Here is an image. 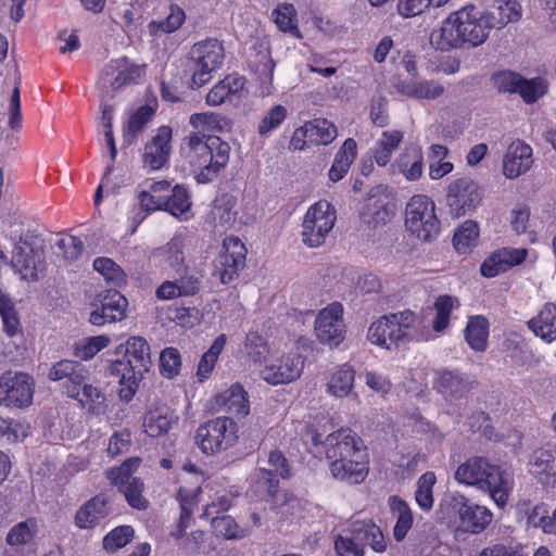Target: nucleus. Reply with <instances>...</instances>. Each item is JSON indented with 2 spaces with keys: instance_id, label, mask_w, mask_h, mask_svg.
I'll use <instances>...</instances> for the list:
<instances>
[{
  "instance_id": "50",
  "label": "nucleus",
  "mask_w": 556,
  "mask_h": 556,
  "mask_svg": "<svg viewBox=\"0 0 556 556\" xmlns=\"http://www.w3.org/2000/svg\"><path fill=\"white\" fill-rule=\"evenodd\" d=\"M163 210L181 220L189 219L191 217V201L187 189L176 185L172 189L170 195H166Z\"/></svg>"
},
{
  "instance_id": "64",
  "label": "nucleus",
  "mask_w": 556,
  "mask_h": 556,
  "mask_svg": "<svg viewBox=\"0 0 556 556\" xmlns=\"http://www.w3.org/2000/svg\"><path fill=\"white\" fill-rule=\"evenodd\" d=\"M93 268L98 271L109 283L121 287L126 283V274L123 268L117 265L112 258L97 257L93 261Z\"/></svg>"
},
{
  "instance_id": "54",
  "label": "nucleus",
  "mask_w": 556,
  "mask_h": 556,
  "mask_svg": "<svg viewBox=\"0 0 556 556\" xmlns=\"http://www.w3.org/2000/svg\"><path fill=\"white\" fill-rule=\"evenodd\" d=\"M236 201L230 197L223 195L215 200L211 210V219L216 228L227 229L236 222Z\"/></svg>"
},
{
  "instance_id": "47",
  "label": "nucleus",
  "mask_w": 556,
  "mask_h": 556,
  "mask_svg": "<svg viewBox=\"0 0 556 556\" xmlns=\"http://www.w3.org/2000/svg\"><path fill=\"white\" fill-rule=\"evenodd\" d=\"M252 67L257 74L262 85V94L268 96L273 90V76L275 70V62L271 59L268 48L261 46L256 53L255 60L252 61Z\"/></svg>"
},
{
  "instance_id": "62",
  "label": "nucleus",
  "mask_w": 556,
  "mask_h": 556,
  "mask_svg": "<svg viewBox=\"0 0 556 556\" xmlns=\"http://www.w3.org/2000/svg\"><path fill=\"white\" fill-rule=\"evenodd\" d=\"M312 144H324L331 143L338 136L337 127L333 123L326 118H315L306 122Z\"/></svg>"
},
{
  "instance_id": "44",
  "label": "nucleus",
  "mask_w": 556,
  "mask_h": 556,
  "mask_svg": "<svg viewBox=\"0 0 556 556\" xmlns=\"http://www.w3.org/2000/svg\"><path fill=\"white\" fill-rule=\"evenodd\" d=\"M389 506L396 518V522L393 528V536L397 542H401L405 539L413 526V511L408 504L396 495L389 498Z\"/></svg>"
},
{
  "instance_id": "25",
  "label": "nucleus",
  "mask_w": 556,
  "mask_h": 556,
  "mask_svg": "<svg viewBox=\"0 0 556 556\" xmlns=\"http://www.w3.org/2000/svg\"><path fill=\"white\" fill-rule=\"evenodd\" d=\"M172 129L162 126L156 135L146 144L143 160L146 165L152 169L162 168L168 161L170 154Z\"/></svg>"
},
{
  "instance_id": "15",
  "label": "nucleus",
  "mask_w": 556,
  "mask_h": 556,
  "mask_svg": "<svg viewBox=\"0 0 556 556\" xmlns=\"http://www.w3.org/2000/svg\"><path fill=\"white\" fill-rule=\"evenodd\" d=\"M434 388L450 403L447 414L462 417L464 405L468 393V383L464 377L452 370H443L437 374L433 382Z\"/></svg>"
},
{
  "instance_id": "23",
  "label": "nucleus",
  "mask_w": 556,
  "mask_h": 556,
  "mask_svg": "<svg viewBox=\"0 0 556 556\" xmlns=\"http://www.w3.org/2000/svg\"><path fill=\"white\" fill-rule=\"evenodd\" d=\"M245 79L239 75H227L216 83L205 97L210 106H219L225 102H233L242 99L245 94Z\"/></svg>"
},
{
  "instance_id": "45",
  "label": "nucleus",
  "mask_w": 556,
  "mask_h": 556,
  "mask_svg": "<svg viewBox=\"0 0 556 556\" xmlns=\"http://www.w3.org/2000/svg\"><path fill=\"white\" fill-rule=\"evenodd\" d=\"M459 306V301L451 295L444 294L437 298L433 303L435 316L432 320V328H428L433 336L432 340L440 333H443L450 326L451 314L454 308Z\"/></svg>"
},
{
  "instance_id": "1",
  "label": "nucleus",
  "mask_w": 556,
  "mask_h": 556,
  "mask_svg": "<svg viewBox=\"0 0 556 556\" xmlns=\"http://www.w3.org/2000/svg\"><path fill=\"white\" fill-rule=\"evenodd\" d=\"M189 124L195 131L182 139L180 161L198 184H208L227 166L230 154L229 144L210 134L228 131L230 121L218 113L203 112L192 114Z\"/></svg>"
},
{
  "instance_id": "13",
  "label": "nucleus",
  "mask_w": 556,
  "mask_h": 556,
  "mask_svg": "<svg viewBox=\"0 0 556 556\" xmlns=\"http://www.w3.org/2000/svg\"><path fill=\"white\" fill-rule=\"evenodd\" d=\"M247 249L238 237L229 236L223 241L218 256L214 261V273L223 283L238 277L245 265Z\"/></svg>"
},
{
  "instance_id": "27",
  "label": "nucleus",
  "mask_w": 556,
  "mask_h": 556,
  "mask_svg": "<svg viewBox=\"0 0 556 556\" xmlns=\"http://www.w3.org/2000/svg\"><path fill=\"white\" fill-rule=\"evenodd\" d=\"M189 243L186 232H177L165 245L153 251V257L161 266L177 269L185 264Z\"/></svg>"
},
{
  "instance_id": "32",
  "label": "nucleus",
  "mask_w": 556,
  "mask_h": 556,
  "mask_svg": "<svg viewBox=\"0 0 556 556\" xmlns=\"http://www.w3.org/2000/svg\"><path fill=\"white\" fill-rule=\"evenodd\" d=\"M392 173H400L408 181H417L422 176L424 155L419 147L405 149L390 166Z\"/></svg>"
},
{
  "instance_id": "46",
  "label": "nucleus",
  "mask_w": 556,
  "mask_h": 556,
  "mask_svg": "<svg viewBox=\"0 0 556 556\" xmlns=\"http://www.w3.org/2000/svg\"><path fill=\"white\" fill-rule=\"evenodd\" d=\"M488 319L482 315L469 317L465 329V339L468 345L477 352H483L488 346Z\"/></svg>"
},
{
  "instance_id": "55",
  "label": "nucleus",
  "mask_w": 556,
  "mask_h": 556,
  "mask_svg": "<svg viewBox=\"0 0 556 556\" xmlns=\"http://www.w3.org/2000/svg\"><path fill=\"white\" fill-rule=\"evenodd\" d=\"M354 532L363 545L368 544L375 552L382 553L387 548V541L381 529L371 521H354Z\"/></svg>"
},
{
  "instance_id": "22",
  "label": "nucleus",
  "mask_w": 556,
  "mask_h": 556,
  "mask_svg": "<svg viewBox=\"0 0 556 556\" xmlns=\"http://www.w3.org/2000/svg\"><path fill=\"white\" fill-rule=\"evenodd\" d=\"M528 255L527 249L503 248L490 254L481 264L480 273L486 278H493L505 273L513 266L521 264Z\"/></svg>"
},
{
  "instance_id": "16",
  "label": "nucleus",
  "mask_w": 556,
  "mask_h": 556,
  "mask_svg": "<svg viewBox=\"0 0 556 556\" xmlns=\"http://www.w3.org/2000/svg\"><path fill=\"white\" fill-rule=\"evenodd\" d=\"M323 443L329 464H344L354 458L352 452H366L362 439L351 429H339L328 434Z\"/></svg>"
},
{
  "instance_id": "7",
  "label": "nucleus",
  "mask_w": 556,
  "mask_h": 556,
  "mask_svg": "<svg viewBox=\"0 0 556 556\" xmlns=\"http://www.w3.org/2000/svg\"><path fill=\"white\" fill-rule=\"evenodd\" d=\"M336 220L337 212L330 202L320 200L312 204L302 223L301 239L303 244L311 249L321 247L332 230Z\"/></svg>"
},
{
  "instance_id": "2",
  "label": "nucleus",
  "mask_w": 556,
  "mask_h": 556,
  "mask_svg": "<svg viewBox=\"0 0 556 556\" xmlns=\"http://www.w3.org/2000/svg\"><path fill=\"white\" fill-rule=\"evenodd\" d=\"M367 338L379 348L392 350L410 341H430L433 336L413 311L405 309L379 317L369 326Z\"/></svg>"
},
{
  "instance_id": "14",
  "label": "nucleus",
  "mask_w": 556,
  "mask_h": 556,
  "mask_svg": "<svg viewBox=\"0 0 556 556\" xmlns=\"http://www.w3.org/2000/svg\"><path fill=\"white\" fill-rule=\"evenodd\" d=\"M303 368L304 358L296 351H290L266 363L260 376L268 384H286L300 378Z\"/></svg>"
},
{
  "instance_id": "17",
  "label": "nucleus",
  "mask_w": 556,
  "mask_h": 556,
  "mask_svg": "<svg viewBox=\"0 0 556 556\" xmlns=\"http://www.w3.org/2000/svg\"><path fill=\"white\" fill-rule=\"evenodd\" d=\"M481 200L482 191L480 187L469 177L457 178L447 187V203L457 216L473 211Z\"/></svg>"
},
{
  "instance_id": "51",
  "label": "nucleus",
  "mask_w": 556,
  "mask_h": 556,
  "mask_svg": "<svg viewBox=\"0 0 556 556\" xmlns=\"http://www.w3.org/2000/svg\"><path fill=\"white\" fill-rule=\"evenodd\" d=\"M170 184L167 180L152 181L139 195L140 205L147 211L163 210Z\"/></svg>"
},
{
  "instance_id": "28",
  "label": "nucleus",
  "mask_w": 556,
  "mask_h": 556,
  "mask_svg": "<svg viewBox=\"0 0 556 556\" xmlns=\"http://www.w3.org/2000/svg\"><path fill=\"white\" fill-rule=\"evenodd\" d=\"M493 464L484 457H470L457 467L454 478L460 484L480 490Z\"/></svg>"
},
{
  "instance_id": "18",
  "label": "nucleus",
  "mask_w": 556,
  "mask_h": 556,
  "mask_svg": "<svg viewBox=\"0 0 556 556\" xmlns=\"http://www.w3.org/2000/svg\"><path fill=\"white\" fill-rule=\"evenodd\" d=\"M514 486V472L493 464L492 470L489 471L480 491L488 493L498 508H504L509 501Z\"/></svg>"
},
{
  "instance_id": "31",
  "label": "nucleus",
  "mask_w": 556,
  "mask_h": 556,
  "mask_svg": "<svg viewBox=\"0 0 556 556\" xmlns=\"http://www.w3.org/2000/svg\"><path fill=\"white\" fill-rule=\"evenodd\" d=\"M355 369L344 363L333 368L327 378L326 393L336 399H344L353 394L355 384Z\"/></svg>"
},
{
  "instance_id": "10",
  "label": "nucleus",
  "mask_w": 556,
  "mask_h": 556,
  "mask_svg": "<svg viewBox=\"0 0 556 556\" xmlns=\"http://www.w3.org/2000/svg\"><path fill=\"white\" fill-rule=\"evenodd\" d=\"M35 381L28 374L7 371L0 376V405L25 408L33 403Z\"/></svg>"
},
{
  "instance_id": "19",
  "label": "nucleus",
  "mask_w": 556,
  "mask_h": 556,
  "mask_svg": "<svg viewBox=\"0 0 556 556\" xmlns=\"http://www.w3.org/2000/svg\"><path fill=\"white\" fill-rule=\"evenodd\" d=\"M127 299L118 291L109 290L100 295V307L91 311L89 321L94 326L121 321L126 316Z\"/></svg>"
},
{
  "instance_id": "20",
  "label": "nucleus",
  "mask_w": 556,
  "mask_h": 556,
  "mask_svg": "<svg viewBox=\"0 0 556 556\" xmlns=\"http://www.w3.org/2000/svg\"><path fill=\"white\" fill-rule=\"evenodd\" d=\"M108 371L109 375L115 378L121 386V399L130 401L135 395L144 372L142 370H138V368L135 367V364L124 355L111 361Z\"/></svg>"
},
{
  "instance_id": "49",
  "label": "nucleus",
  "mask_w": 556,
  "mask_h": 556,
  "mask_svg": "<svg viewBox=\"0 0 556 556\" xmlns=\"http://www.w3.org/2000/svg\"><path fill=\"white\" fill-rule=\"evenodd\" d=\"M199 491V488L194 491H189L184 488L179 489L178 497L180 501L181 513L177 526L170 532V535L175 540H181L185 536L186 530L191 525L192 507L197 502Z\"/></svg>"
},
{
  "instance_id": "38",
  "label": "nucleus",
  "mask_w": 556,
  "mask_h": 556,
  "mask_svg": "<svg viewBox=\"0 0 556 556\" xmlns=\"http://www.w3.org/2000/svg\"><path fill=\"white\" fill-rule=\"evenodd\" d=\"M175 420L177 417L168 406L159 405L146 414L143 428L149 437L157 438L167 433Z\"/></svg>"
},
{
  "instance_id": "43",
  "label": "nucleus",
  "mask_w": 556,
  "mask_h": 556,
  "mask_svg": "<svg viewBox=\"0 0 556 556\" xmlns=\"http://www.w3.org/2000/svg\"><path fill=\"white\" fill-rule=\"evenodd\" d=\"M163 18L152 20L148 24V29L151 36H161L170 34L181 27L186 20L185 11L177 4H170Z\"/></svg>"
},
{
  "instance_id": "56",
  "label": "nucleus",
  "mask_w": 556,
  "mask_h": 556,
  "mask_svg": "<svg viewBox=\"0 0 556 556\" xmlns=\"http://www.w3.org/2000/svg\"><path fill=\"white\" fill-rule=\"evenodd\" d=\"M489 15L493 28H502L521 17V5L517 0H496L494 11Z\"/></svg>"
},
{
  "instance_id": "11",
  "label": "nucleus",
  "mask_w": 556,
  "mask_h": 556,
  "mask_svg": "<svg viewBox=\"0 0 556 556\" xmlns=\"http://www.w3.org/2000/svg\"><path fill=\"white\" fill-rule=\"evenodd\" d=\"M343 306L332 302L321 308L314 321V332L319 343L329 348L339 346L345 338Z\"/></svg>"
},
{
  "instance_id": "21",
  "label": "nucleus",
  "mask_w": 556,
  "mask_h": 556,
  "mask_svg": "<svg viewBox=\"0 0 556 556\" xmlns=\"http://www.w3.org/2000/svg\"><path fill=\"white\" fill-rule=\"evenodd\" d=\"M0 316L2 320V331L12 341L2 350V353L13 359L14 352L20 350L22 328L21 321L12 299L0 289Z\"/></svg>"
},
{
  "instance_id": "9",
  "label": "nucleus",
  "mask_w": 556,
  "mask_h": 556,
  "mask_svg": "<svg viewBox=\"0 0 556 556\" xmlns=\"http://www.w3.org/2000/svg\"><path fill=\"white\" fill-rule=\"evenodd\" d=\"M146 64H138L122 56L109 61L99 78V86L105 92L121 90L124 87L138 84L146 74Z\"/></svg>"
},
{
  "instance_id": "53",
  "label": "nucleus",
  "mask_w": 556,
  "mask_h": 556,
  "mask_svg": "<svg viewBox=\"0 0 556 556\" xmlns=\"http://www.w3.org/2000/svg\"><path fill=\"white\" fill-rule=\"evenodd\" d=\"M155 114V108L152 105H141L129 114L127 124L124 127V140L130 144L139 132L143 130L147 124Z\"/></svg>"
},
{
  "instance_id": "58",
  "label": "nucleus",
  "mask_w": 556,
  "mask_h": 556,
  "mask_svg": "<svg viewBox=\"0 0 556 556\" xmlns=\"http://www.w3.org/2000/svg\"><path fill=\"white\" fill-rule=\"evenodd\" d=\"M243 352L254 365H262L269 355V344L258 332L250 331L244 339Z\"/></svg>"
},
{
  "instance_id": "4",
  "label": "nucleus",
  "mask_w": 556,
  "mask_h": 556,
  "mask_svg": "<svg viewBox=\"0 0 556 556\" xmlns=\"http://www.w3.org/2000/svg\"><path fill=\"white\" fill-rule=\"evenodd\" d=\"M405 226L409 233L421 241H431L439 235L435 204L428 195L416 194L409 199L405 208Z\"/></svg>"
},
{
  "instance_id": "35",
  "label": "nucleus",
  "mask_w": 556,
  "mask_h": 556,
  "mask_svg": "<svg viewBox=\"0 0 556 556\" xmlns=\"http://www.w3.org/2000/svg\"><path fill=\"white\" fill-rule=\"evenodd\" d=\"M529 329L541 340L552 343L556 340V305L546 303L536 316L528 321Z\"/></svg>"
},
{
  "instance_id": "36",
  "label": "nucleus",
  "mask_w": 556,
  "mask_h": 556,
  "mask_svg": "<svg viewBox=\"0 0 556 556\" xmlns=\"http://www.w3.org/2000/svg\"><path fill=\"white\" fill-rule=\"evenodd\" d=\"M115 355H124L135 364L138 370H142L144 374L151 365L150 345L141 337H131L125 345H118L115 350Z\"/></svg>"
},
{
  "instance_id": "8",
  "label": "nucleus",
  "mask_w": 556,
  "mask_h": 556,
  "mask_svg": "<svg viewBox=\"0 0 556 556\" xmlns=\"http://www.w3.org/2000/svg\"><path fill=\"white\" fill-rule=\"evenodd\" d=\"M11 263L23 279H37L43 268L42 241L31 233L22 236L14 244Z\"/></svg>"
},
{
  "instance_id": "34",
  "label": "nucleus",
  "mask_w": 556,
  "mask_h": 556,
  "mask_svg": "<svg viewBox=\"0 0 556 556\" xmlns=\"http://www.w3.org/2000/svg\"><path fill=\"white\" fill-rule=\"evenodd\" d=\"M216 404L226 413L244 417L250 412L248 394L242 386L236 383L216 395Z\"/></svg>"
},
{
  "instance_id": "39",
  "label": "nucleus",
  "mask_w": 556,
  "mask_h": 556,
  "mask_svg": "<svg viewBox=\"0 0 556 556\" xmlns=\"http://www.w3.org/2000/svg\"><path fill=\"white\" fill-rule=\"evenodd\" d=\"M66 393L96 414H100L104 409V395L97 387L86 383V379L83 383L66 386Z\"/></svg>"
},
{
  "instance_id": "57",
  "label": "nucleus",
  "mask_w": 556,
  "mask_h": 556,
  "mask_svg": "<svg viewBox=\"0 0 556 556\" xmlns=\"http://www.w3.org/2000/svg\"><path fill=\"white\" fill-rule=\"evenodd\" d=\"M479 226L473 220L464 222L455 231L453 243L460 254L469 253L478 243Z\"/></svg>"
},
{
  "instance_id": "24",
  "label": "nucleus",
  "mask_w": 556,
  "mask_h": 556,
  "mask_svg": "<svg viewBox=\"0 0 556 556\" xmlns=\"http://www.w3.org/2000/svg\"><path fill=\"white\" fill-rule=\"evenodd\" d=\"M352 460L340 464H329L331 476L350 484H358L363 482L368 475V455L367 452H352Z\"/></svg>"
},
{
  "instance_id": "42",
  "label": "nucleus",
  "mask_w": 556,
  "mask_h": 556,
  "mask_svg": "<svg viewBox=\"0 0 556 556\" xmlns=\"http://www.w3.org/2000/svg\"><path fill=\"white\" fill-rule=\"evenodd\" d=\"M106 502L100 496L89 500L75 515V525L80 529L93 528L108 515Z\"/></svg>"
},
{
  "instance_id": "40",
  "label": "nucleus",
  "mask_w": 556,
  "mask_h": 556,
  "mask_svg": "<svg viewBox=\"0 0 556 556\" xmlns=\"http://www.w3.org/2000/svg\"><path fill=\"white\" fill-rule=\"evenodd\" d=\"M357 155V143L353 138H348L334 155L332 165L328 172L331 181H340L349 172Z\"/></svg>"
},
{
  "instance_id": "61",
  "label": "nucleus",
  "mask_w": 556,
  "mask_h": 556,
  "mask_svg": "<svg viewBox=\"0 0 556 556\" xmlns=\"http://www.w3.org/2000/svg\"><path fill=\"white\" fill-rule=\"evenodd\" d=\"M507 357L517 366L529 365L532 362L533 354L527 343L516 333H510L504 343Z\"/></svg>"
},
{
  "instance_id": "6",
  "label": "nucleus",
  "mask_w": 556,
  "mask_h": 556,
  "mask_svg": "<svg viewBox=\"0 0 556 556\" xmlns=\"http://www.w3.org/2000/svg\"><path fill=\"white\" fill-rule=\"evenodd\" d=\"M238 438V426L229 417L211 419L200 425L195 432V442L206 455H216L232 447Z\"/></svg>"
},
{
  "instance_id": "59",
  "label": "nucleus",
  "mask_w": 556,
  "mask_h": 556,
  "mask_svg": "<svg viewBox=\"0 0 556 556\" xmlns=\"http://www.w3.org/2000/svg\"><path fill=\"white\" fill-rule=\"evenodd\" d=\"M110 344L111 338L106 334L88 337L75 342L73 353L81 361H89Z\"/></svg>"
},
{
  "instance_id": "33",
  "label": "nucleus",
  "mask_w": 556,
  "mask_h": 556,
  "mask_svg": "<svg viewBox=\"0 0 556 556\" xmlns=\"http://www.w3.org/2000/svg\"><path fill=\"white\" fill-rule=\"evenodd\" d=\"M403 139L404 132L401 130L392 129L382 131L369 150V154L375 163L380 167L389 165L394 151L400 147Z\"/></svg>"
},
{
  "instance_id": "63",
  "label": "nucleus",
  "mask_w": 556,
  "mask_h": 556,
  "mask_svg": "<svg viewBox=\"0 0 556 556\" xmlns=\"http://www.w3.org/2000/svg\"><path fill=\"white\" fill-rule=\"evenodd\" d=\"M334 548L340 556H363L362 540L356 538L354 532V521L351 527L343 530L334 541Z\"/></svg>"
},
{
  "instance_id": "37",
  "label": "nucleus",
  "mask_w": 556,
  "mask_h": 556,
  "mask_svg": "<svg viewBox=\"0 0 556 556\" xmlns=\"http://www.w3.org/2000/svg\"><path fill=\"white\" fill-rule=\"evenodd\" d=\"M200 282L193 276H181L177 280H165L155 291V296L162 301L180 296H190L199 291Z\"/></svg>"
},
{
  "instance_id": "3",
  "label": "nucleus",
  "mask_w": 556,
  "mask_h": 556,
  "mask_svg": "<svg viewBox=\"0 0 556 556\" xmlns=\"http://www.w3.org/2000/svg\"><path fill=\"white\" fill-rule=\"evenodd\" d=\"M440 507L457 540L464 539L467 534L483 532L493 520L490 508L471 502L457 491L445 494Z\"/></svg>"
},
{
  "instance_id": "29",
  "label": "nucleus",
  "mask_w": 556,
  "mask_h": 556,
  "mask_svg": "<svg viewBox=\"0 0 556 556\" xmlns=\"http://www.w3.org/2000/svg\"><path fill=\"white\" fill-rule=\"evenodd\" d=\"M530 472L536 476L541 483L556 488V450L539 448L529 460Z\"/></svg>"
},
{
  "instance_id": "60",
  "label": "nucleus",
  "mask_w": 556,
  "mask_h": 556,
  "mask_svg": "<svg viewBox=\"0 0 556 556\" xmlns=\"http://www.w3.org/2000/svg\"><path fill=\"white\" fill-rule=\"evenodd\" d=\"M437 483V476L432 471L422 473L416 482L415 501L420 509L430 511L433 507V486Z\"/></svg>"
},
{
  "instance_id": "48",
  "label": "nucleus",
  "mask_w": 556,
  "mask_h": 556,
  "mask_svg": "<svg viewBox=\"0 0 556 556\" xmlns=\"http://www.w3.org/2000/svg\"><path fill=\"white\" fill-rule=\"evenodd\" d=\"M87 377V370L84 365L78 362L63 359L55 363L50 371L49 378L53 381H59L64 378L68 379L66 386H75L83 383Z\"/></svg>"
},
{
  "instance_id": "52",
  "label": "nucleus",
  "mask_w": 556,
  "mask_h": 556,
  "mask_svg": "<svg viewBox=\"0 0 556 556\" xmlns=\"http://www.w3.org/2000/svg\"><path fill=\"white\" fill-rule=\"evenodd\" d=\"M227 337L225 333H222L214 340L210 349L202 355L197 369V377L200 382H204L211 377L216 362L225 349Z\"/></svg>"
},
{
  "instance_id": "26",
  "label": "nucleus",
  "mask_w": 556,
  "mask_h": 556,
  "mask_svg": "<svg viewBox=\"0 0 556 556\" xmlns=\"http://www.w3.org/2000/svg\"><path fill=\"white\" fill-rule=\"evenodd\" d=\"M532 148L520 141H514L507 149L503 162V173L514 179L530 169L532 165Z\"/></svg>"
},
{
  "instance_id": "5",
  "label": "nucleus",
  "mask_w": 556,
  "mask_h": 556,
  "mask_svg": "<svg viewBox=\"0 0 556 556\" xmlns=\"http://www.w3.org/2000/svg\"><path fill=\"white\" fill-rule=\"evenodd\" d=\"M225 49L217 39H205L194 43L190 51L191 86L200 88L212 79V74L224 63Z\"/></svg>"
},
{
  "instance_id": "12",
  "label": "nucleus",
  "mask_w": 556,
  "mask_h": 556,
  "mask_svg": "<svg viewBox=\"0 0 556 556\" xmlns=\"http://www.w3.org/2000/svg\"><path fill=\"white\" fill-rule=\"evenodd\" d=\"M463 45L470 47L481 46L493 28L488 13L473 5H467L455 12Z\"/></svg>"
},
{
  "instance_id": "30",
  "label": "nucleus",
  "mask_w": 556,
  "mask_h": 556,
  "mask_svg": "<svg viewBox=\"0 0 556 556\" xmlns=\"http://www.w3.org/2000/svg\"><path fill=\"white\" fill-rule=\"evenodd\" d=\"M458 26L456 14L453 12L431 31L430 43L441 51L463 47Z\"/></svg>"
},
{
  "instance_id": "41",
  "label": "nucleus",
  "mask_w": 556,
  "mask_h": 556,
  "mask_svg": "<svg viewBox=\"0 0 556 556\" xmlns=\"http://www.w3.org/2000/svg\"><path fill=\"white\" fill-rule=\"evenodd\" d=\"M444 86L437 80L403 81L399 91L409 98L418 100H435L444 93Z\"/></svg>"
}]
</instances>
